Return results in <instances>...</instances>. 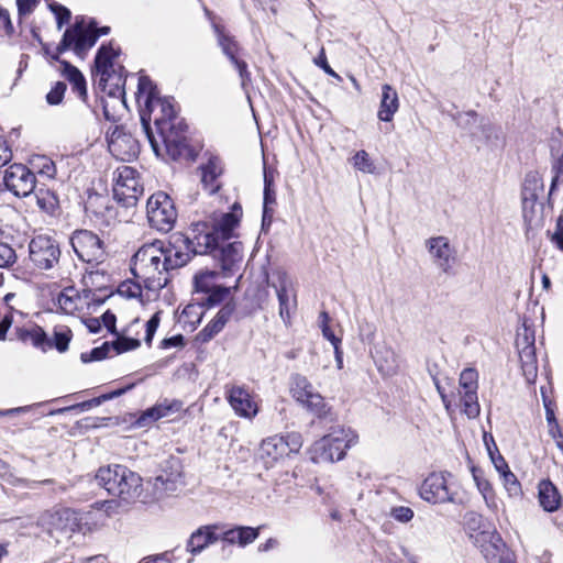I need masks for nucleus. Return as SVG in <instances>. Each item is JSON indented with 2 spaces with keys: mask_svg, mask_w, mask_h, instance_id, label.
<instances>
[{
  "mask_svg": "<svg viewBox=\"0 0 563 563\" xmlns=\"http://www.w3.org/2000/svg\"><path fill=\"white\" fill-rule=\"evenodd\" d=\"M131 272L135 278L142 280L148 289H161L167 278L164 243L155 241L141 246L132 258Z\"/></svg>",
  "mask_w": 563,
  "mask_h": 563,
  "instance_id": "nucleus-1",
  "label": "nucleus"
},
{
  "mask_svg": "<svg viewBox=\"0 0 563 563\" xmlns=\"http://www.w3.org/2000/svg\"><path fill=\"white\" fill-rule=\"evenodd\" d=\"M141 120L148 142L157 156H164L166 154L174 161L190 156L186 136L187 124L183 119L156 129L157 136H155L151 130L144 112L141 114Z\"/></svg>",
  "mask_w": 563,
  "mask_h": 563,
  "instance_id": "nucleus-2",
  "label": "nucleus"
},
{
  "mask_svg": "<svg viewBox=\"0 0 563 563\" xmlns=\"http://www.w3.org/2000/svg\"><path fill=\"white\" fill-rule=\"evenodd\" d=\"M243 211L240 203L235 202L230 212L214 216L212 223H197L192 229L195 233L197 251L212 253L219 242H225L233 236L234 229L239 225Z\"/></svg>",
  "mask_w": 563,
  "mask_h": 563,
  "instance_id": "nucleus-3",
  "label": "nucleus"
},
{
  "mask_svg": "<svg viewBox=\"0 0 563 563\" xmlns=\"http://www.w3.org/2000/svg\"><path fill=\"white\" fill-rule=\"evenodd\" d=\"M95 478L110 495L126 503L135 501L143 492L141 476L123 465L100 467Z\"/></svg>",
  "mask_w": 563,
  "mask_h": 563,
  "instance_id": "nucleus-4",
  "label": "nucleus"
},
{
  "mask_svg": "<svg viewBox=\"0 0 563 563\" xmlns=\"http://www.w3.org/2000/svg\"><path fill=\"white\" fill-rule=\"evenodd\" d=\"M357 434L351 428L335 426L317 440L310 448V459L314 463H334L344 459L346 451L356 444Z\"/></svg>",
  "mask_w": 563,
  "mask_h": 563,
  "instance_id": "nucleus-5",
  "label": "nucleus"
},
{
  "mask_svg": "<svg viewBox=\"0 0 563 563\" xmlns=\"http://www.w3.org/2000/svg\"><path fill=\"white\" fill-rule=\"evenodd\" d=\"M117 53L111 46L102 45L95 58L96 75L99 76V86L112 97L124 95L125 77L122 75L123 67L120 70L114 69L113 59Z\"/></svg>",
  "mask_w": 563,
  "mask_h": 563,
  "instance_id": "nucleus-6",
  "label": "nucleus"
},
{
  "mask_svg": "<svg viewBox=\"0 0 563 563\" xmlns=\"http://www.w3.org/2000/svg\"><path fill=\"white\" fill-rule=\"evenodd\" d=\"M146 213L150 225L162 232L172 230L177 218L173 200L162 191L147 199Z\"/></svg>",
  "mask_w": 563,
  "mask_h": 563,
  "instance_id": "nucleus-7",
  "label": "nucleus"
},
{
  "mask_svg": "<svg viewBox=\"0 0 563 563\" xmlns=\"http://www.w3.org/2000/svg\"><path fill=\"white\" fill-rule=\"evenodd\" d=\"M29 258L37 269L51 271L59 262V244L48 235H36L29 243Z\"/></svg>",
  "mask_w": 563,
  "mask_h": 563,
  "instance_id": "nucleus-8",
  "label": "nucleus"
},
{
  "mask_svg": "<svg viewBox=\"0 0 563 563\" xmlns=\"http://www.w3.org/2000/svg\"><path fill=\"white\" fill-rule=\"evenodd\" d=\"M184 485L183 464L178 457L165 460L153 482V498L161 499Z\"/></svg>",
  "mask_w": 563,
  "mask_h": 563,
  "instance_id": "nucleus-9",
  "label": "nucleus"
},
{
  "mask_svg": "<svg viewBox=\"0 0 563 563\" xmlns=\"http://www.w3.org/2000/svg\"><path fill=\"white\" fill-rule=\"evenodd\" d=\"M290 393L292 397L314 416L322 418L328 412L323 397L317 393L308 378L300 374L291 376Z\"/></svg>",
  "mask_w": 563,
  "mask_h": 563,
  "instance_id": "nucleus-10",
  "label": "nucleus"
},
{
  "mask_svg": "<svg viewBox=\"0 0 563 563\" xmlns=\"http://www.w3.org/2000/svg\"><path fill=\"white\" fill-rule=\"evenodd\" d=\"M279 302V317L286 325L290 324L291 313L296 309V291L290 276L284 271H275L268 280Z\"/></svg>",
  "mask_w": 563,
  "mask_h": 563,
  "instance_id": "nucleus-11",
  "label": "nucleus"
},
{
  "mask_svg": "<svg viewBox=\"0 0 563 563\" xmlns=\"http://www.w3.org/2000/svg\"><path fill=\"white\" fill-rule=\"evenodd\" d=\"M117 173L113 196L125 207H132L143 195V187L137 178V173L130 166H122L118 168Z\"/></svg>",
  "mask_w": 563,
  "mask_h": 563,
  "instance_id": "nucleus-12",
  "label": "nucleus"
},
{
  "mask_svg": "<svg viewBox=\"0 0 563 563\" xmlns=\"http://www.w3.org/2000/svg\"><path fill=\"white\" fill-rule=\"evenodd\" d=\"M197 249L195 236L190 239L180 233L174 234L168 246H164L167 272L185 266L195 254H203Z\"/></svg>",
  "mask_w": 563,
  "mask_h": 563,
  "instance_id": "nucleus-13",
  "label": "nucleus"
},
{
  "mask_svg": "<svg viewBox=\"0 0 563 563\" xmlns=\"http://www.w3.org/2000/svg\"><path fill=\"white\" fill-rule=\"evenodd\" d=\"M98 37L99 34L93 33L89 26L85 27L84 18H81L70 29L65 31L57 49L64 52L73 47L76 55L84 57L96 44Z\"/></svg>",
  "mask_w": 563,
  "mask_h": 563,
  "instance_id": "nucleus-14",
  "label": "nucleus"
},
{
  "mask_svg": "<svg viewBox=\"0 0 563 563\" xmlns=\"http://www.w3.org/2000/svg\"><path fill=\"white\" fill-rule=\"evenodd\" d=\"M217 272L202 271L197 273L194 277L195 292L202 295L200 300L203 306L213 307L219 305L230 292L228 287L217 284Z\"/></svg>",
  "mask_w": 563,
  "mask_h": 563,
  "instance_id": "nucleus-15",
  "label": "nucleus"
},
{
  "mask_svg": "<svg viewBox=\"0 0 563 563\" xmlns=\"http://www.w3.org/2000/svg\"><path fill=\"white\" fill-rule=\"evenodd\" d=\"M70 244L79 260L86 263H99L103 258L102 241L88 230H77L70 238Z\"/></svg>",
  "mask_w": 563,
  "mask_h": 563,
  "instance_id": "nucleus-16",
  "label": "nucleus"
},
{
  "mask_svg": "<svg viewBox=\"0 0 563 563\" xmlns=\"http://www.w3.org/2000/svg\"><path fill=\"white\" fill-rule=\"evenodd\" d=\"M420 497L429 504L454 503L455 494L444 473H431L421 484Z\"/></svg>",
  "mask_w": 563,
  "mask_h": 563,
  "instance_id": "nucleus-17",
  "label": "nucleus"
},
{
  "mask_svg": "<svg viewBox=\"0 0 563 563\" xmlns=\"http://www.w3.org/2000/svg\"><path fill=\"white\" fill-rule=\"evenodd\" d=\"M3 183L16 197H27L35 189L36 177L26 166L12 164L4 170Z\"/></svg>",
  "mask_w": 563,
  "mask_h": 563,
  "instance_id": "nucleus-18",
  "label": "nucleus"
},
{
  "mask_svg": "<svg viewBox=\"0 0 563 563\" xmlns=\"http://www.w3.org/2000/svg\"><path fill=\"white\" fill-rule=\"evenodd\" d=\"M225 398L235 415L241 418L252 420L258 413L255 396L244 386L227 385Z\"/></svg>",
  "mask_w": 563,
  "mask_h": 563,
  "instance_id": "nucleus-19",
  "label": "nucleus"
},
{
  "mask_svg": "<svg viewBox=\"0 0 563 563\" xmlns=\"http://www.w3.org/2000/svg\"><path fill=\"white\" fill-rule=\"evenodd\" d=\"M426 246L434 265L443 273H449L456 261V252L446 236H433L427 240Z\"/></svg>",
  "mask_w": 563,
  "mask_h": 563,
  "instance_id": "nucleus-20",
  "label": "nucleus"
},
{
  "mask_svg": "<svg viewBox=\"0 0 563 563\" xmlns=\"http://www.w3.org/2000/svg\"><path fill=\"white\" fill-rule=\"evenodd\" d=\"M300 443L292 439V445L289 441L280 435H273L263 440L260 446V457L264 461L267 467L272 466L275 462L288 455L290 452L296 451Z\"/></svg>",
  "mask_w": 563,
  "mask_h": 563,
  "instance_id": "nucleus-21",
  "label": "nucleus"
},
{
  "mask_svg": "<svg viewBox=\"0 0 563 563\" xmlns=\"http://www.w3.org/2000/svg\"><path fill=\"white\" fill-rule=\"evenodd\" d=\"M210 254L219 262L223 275L230 276L240 267L243 258V245L238 241L227 244L219 242V245Z\"/></svg>",
  "mask_w": 563,
  "mask_h": 563,
  "instance_id": "nucleus-22",
  "label": "nucleus"
},
{
  "mask_svg": "<svg viewBox=\"0 0 563 563\" xmlns=\"http://www.w3.org/2000/svg\"><path fill=\"white\" fill-rule=\"evenodd\" d=\"M148 112V120L154 121L156 129L181 119L177 114L176 103L173 98L161 96L145 106Z\"/></svg>",
  "mask_w": 563,
  "mask_h": 563,
  "instance_id": "nucleus-23",
  "label": "nucleus"
},
{
  "mask_svg": "<svg viewBox=\"0 0 563 563\" xmlns=\"http://www.w3.org/2000/svg\"><path fill=\"white\" fill-rule=\"evenodd\" d=\"M475 544L481 549L488 563H495L500 559L505 543L496 531H481L475 536Z\"/></svg>",
  "mask_w": 563,
  "mask_h": 563,
  "instance_id": "nucleus-24",
  "label": "nucleus"
},
{
  "mask_svg": "<svg viewBox=\"0 0 563 563\" xmlns=\"http://www.w3.org/2000/svg\"><path fill=\"white\" fill-rule=\"evenodd\" d=\"M181 408V402L178 400H164L163 402L156 404L152 408L146 409L142 412L136 423L139 427H147L152 422L161 418L168 417L172 413L179 411Z\"/></svg>",
  "mask_w": 563,
  "mask_h": 563,
  "instance_id": "nucleus-25",
  "label": "nucleus"
},
{
  "mask_svg": "<svg viewBox=\"0 0 563 563\" xmlns=\"http://www.w3.org/2000/svg\"><path fill=\"white\" fill-rule=\"evenodd\" d=\"M201 184L209 194H214L220 189L218 178L223 172L222 162L217 156H211L207 164L201 166Z\"/></svg>",
  "mask_w": 563,
  "mask_h": 563,
  "instance_id": "nucleus-26",
  "label": "nucleus"
},
{
  "mask_svg": "<svg viewBox=\"0 0 563 563\" xmlns=\"http://www.w3.org/2000/svg\"><path fill=\"white\" fill-rule=\"evenodd\" d=\"M48 520L51 527L48 531L52 533L53 531L60 532H73L78 526L77 516L70 509H60L52 514H47L43 517V520Z\"/></svg>",
  "mask_w": 563,
  "mask_h": 563,
  "instance_id": "nucleus-27",
  "label": "nucleus"
},
{
  "mask_svg": "<svg viewBox=\"0 0 563 563\" xmlns=\"http://www.w3.org/2000/svg\"><path fill=\"white\" fill-rule=\"evenodd\" d=\"M399 99L397 91L388 84L382 87V100L378 110V119L384 122H390L394 114L398 111Z\"/></svg>",
  "mask_w": 563,
  "mask_h": 563,
  "instance_id": "nucleus-28",
  "label": "nucleus"
},
{
  "mask_svg": "<svg viewBox=\"0 0 563 563\" xmlns=\"http://www.w3.org/2000/svg\"><path fill=\"white\" fill-rule=\"evenodd\" d=\"M86 298L75 287H66L57 296V305L64 313L74 314L84 308Z\"/></svg>",
  "mask_w": 563,
  "mask_h": 563,
  "instance_id": "nucleus-29",
  "label": "nucleus"
},
{
  "mask_svg": "<svg viewBox=\"0 0 563 563\" xmlns=\"http://www.w3.org/2000/svg\"><path fill=\"white\" fill-rule=\"evenodd\" d=\"M233 309L229 306L222 307L216 317L208 322V324L199 332L198 339L201 342L210 341L214 335H217L229 321Z\"/></svg>",
  "mask_w": 563,
  "mask_h": 563,
  "instance_id": "nucleus-30",
  "label": "nucleus"
},
{
  "mask_svg": "<svg viewBox=\"0 0 563 563\" xmlns=\"http://www.w3.org/2000/svg\"><path fill=\"white\" fill-rule=\"evenodd\" d=\"M539 503L541 507L548 512H553L559 509L561 505V495L550 481L540 482Z\"/></svg>",
  "mask_w": 563,
  "mask_h": 563,
  "instance_id": "nucleus-31",
  "label": "nucleus"
},
{
  "mask_svg": "<svg viewBox=\"0 0 563 563\" xmlns=\"http://www.w3.org/2000/svg\"><path fill=\"white\" fill-rule=\"evenodd\" d=\"M217 540L218 538L210 527H201L190 536L187 542V551L191 554L200 553Z\"/></svg>",
  "mask_w": 563,
  "mask_h": 563,
  "instance_id": "nucleus-32",
  "label": "nucleus"
},
{
  "mask_svg": "<svg viewBox=\"0 0 563 563\" xmlns=\"http://www.w3.org/2000/svg\"><path fill=\"white\" fill-rule=\"evenodd\" d=\"M16 334L20 340L24 342L31 341L34 346L42 350L52 347V342L47 339L45 331L36 324H33L30 328H19L16 329Z\"/></svg>",
  "mask_w": 563,
  "mask_h": 563,
  "instance_id": "nucleus-33",
  "label": "nucleus"
},
{
  "mask_svg": "<svg viewBox=\"0 0 563 563\" xmlns=\"http://www.w3.org/2000/svg\"><path fill=\"white\" fill-rule=\"evenodd\" d=\"M158 97L159 92L154 82L147 76H141L137 86V101L146 106Z\"/></svg>",
  "mask_w": 563,
  "mask_h": 563,
  "instance_id": "nucleus-34",
  "label": "nucleus"
},
{
  "mask_svg": "<svg viewBox=\"0 0 563 563\" xmlns=\"http://www.w3.org/2000/svg\"><path fill=\"white\" fill-rule=\"evenodd\" d=\"M473 479L477 486V489L485 499L487 506L494 503V490L489 481L485 477L484 472L481 468L472 467Z\"/></svg>",
  "mask_w": 563,
  "mask_h": 563,
  "instance_id": "nucleus-35",
  "label": "nucleus"
},
{
  "mask_svg": "<svg viewBox=\"0 0 563 563\" xmlns=\"http://www.w3.org/2000/svg\"><path fill=\"white\" fill-rule=\"evenodd\" d=\"M481 133L486 144L489 146H500L504 144V135L500 126L490 122L481 123Z\"/></svg>",
  "mask_w": 563,
  "mask_h": 563,
  "instance_id": "nucleus-36",
  "label": "nucleus"
},
{
  "mask_svg": "<svg viewBox=\"0 0 563 563\" xmlns=\"http://www.w3.org/2000/svg\"><path fill=\"white\" fill-rule=\"evenodd\" d=\"M37 206L45 212L52 213L58 206V199L54 191L45 188L34 189Z\"/></svg>",
  "mask_w": 563,
  "mask_h": 563,
  "instance_id": "nucleus-37",
  "label": "nucleus"
},
{
  "mask_svg": "<svg viewBox=\"0 0 563 563\" xmlns=\"http://www.w3.org/2000/svg\"><path fill=\"white\" fill-rule=\"evenodd\" d=\"M214 31L218 35V44L221 47L223 54L230 59H234L239 51L238 43L228 34L223 32V30L219 25H214Z\"/></svg>",
  "mask_w": 563,
  "mask_h": 563,
  "instance_id": "nucleus-38",
  "label": "nucleus"
},
{
  "mask_svg": "<svg viewBox=\"0 0 563 563\" xmlns=\"http://www.w3.org/2000/svg\"><path fill=\"white\" fill-rule=\"evenodd\" d=\"M459 393L463 405V412L471 419L478 417L481 408L478 405L477 390Z\"/></svg>",
  "mask_w": 563,
  "mask_h": 563,
  "instance_id": "nucleus-39",
  "label": "nucleus"
},
{
  "mask_svg": "<svg viewBox=\"0 0 563 563\" xmlns=\"http://www.w3.org/2000/svg\"><path fill=\"white\" fill-rule=\"evenodd\" d=\"M353 167L365 174H374L375 173V164L373 159L369 157V154L364 151H357L350 159Z\"/></svg>",
  "mask_w": 563,
  "mask_h": 563,
  "instance_id": "nucleus-40",
  "label": "nucleus"
},
{
  "mask_svg": "<svg viewBox=\"0 0 563 563\" xmlns=\"http://www.w3.org/2000/svg\"><path fill=\"white\" fill-rule=\"evenodd\" d=\"M32 165L41 176L53 179L56 175V166L47 156H36L32 161Z\"/></svg>",
  "mask_w": 563,
  "mask_h": 563,
  "instance_id": "nucleus-41",
  "label": "nucleus"
},
{
  "mask_svg": "<svg viewBox=\"0 0 563 563\" xmlns=\"http://www.w3.org/2000/svg\"><path fill=\"white\" fill-rule=\"evenodd\" d=\"M385 354L386 356L385 357H382V356H376L375 358V362L378 366V369L386 374V375H391L396 372L398 365H397V361H396V355L395 353L389 350V349H386L385 350Z\"/></svg>",
  "mask_w": 563,
  "mask_h": 563,
  "instance_id": "nucleus-42",
  "label": "nucleus"
},
{
  "mask_svg": "<svg viewBox=\"0 0 563 563\" xmlns=\"http://www.w3.org/2000/svg\"><path fill=\"white\" fill-rule=\"evenodd\" d=\"M478 374L474 368H465L460 375V391L477 390Z\"/></svg>",
  "mask_w": 563,
  "mask_h": 563,
  "instance_id": "nucleus-43",
  "label": "nucleus"
},
{
  "mask_svg": "<svg viewBox=\"0 0 563 563\" xmlns=\"http://www.w3.org/2000/svg\"><path fill=\"white\" fill-rule=\"evenodd\" d=\"M71 339V331L67 327L56 328L54 331V339L52 347L54 346L59 352H65L68 349L69 341Z\"/></svg>",
  "mask_w": 563,
  "mask_h": 563,
  "instance_id": "nucleus-44",
  "label": "nucleus"
},
{
  "mask_svg": "<svg viewBox=\"0 0 563 563\" xmlns=\"http://www.w3.org/2000/svg\"><path fill=\"white\" fill-rule=\"evenodd\" d=\"M132 142L131 136L124 134L118 126L108 136V146L111 153L120 155L121 143Z\"/></svg>",
  "mask_w": 563,
  "mask_h": 563,
  "instance_id": "nucleus-45",
  "label": "nucleus"
},
{
  "mask_svg": "<svg viewBox=\"0 0 563 563\" xmlns=\"http://www.w3.org/2000/svg\"><path fill=\"white\" fill-rule=\"evenodd\" d=\"M538 188H541V183L536 174L527 175L523 186V202L527 203L529 200L534 201L537 194L534 192Z\"/></svg>",
  "mask_w": 563,
  "mask_h": 563,
  "instance_id": "nucleus-46",
  "label": "nucleus"
},
{
  "mask_svg": "<svg viewBox=\"0 0 563 563\" xmlns=\"http://www.w3.org/2000/svg\"><path fill=\"white\" fill-rule=\"evenodd\" d=\"M126 331L124 330L123 333ZM117 353H123L131 350H135L141 345L140 340L128 338L124 334L117 335V340L112 343Z\"/></svg>",
  "mask_w": 563,
  "mask_h": 563,
  "instance_id": "nucleus-47",
  "label": "nucleus"
},
{
  "mask_svg": "<svg viewBox=\"0 0 563 563\" xmlns=\"http://www.w3.org/2000/svg\"><path fill=\"white\" fill-rule=\"evenodd\" d=\"M533 346H527L520 353V357L522 361V368L526 375L536 377L537 375V366L533 361Z\"/></svg>",
  "mask_w": 563,
  "mask_h": 563,
  "instance_id": "nucleus-48",
  "label": "nucleus"
},
{
  "mask_svg": "<svg viewBox=\"0 0 563 563\" xmlns=\"http://www.w3.org/2000/svg\"><path fill=\"white\" fill-rule=\"evenodd\" d=\"M504 486L506 490L508 492L509 496H519L521 494V486L518 482L516 475L510 471H506L505 473L500 474Z\"/></svg>",
  "mask_w": 563,
  "mask_h": 563,
  "instance_id": "nucleus-49",
  "label": "nucleus"
},
{
  "mask_svg": "<svg viewBox=\"0 0 563 563\" xmlns=\"http://www.w3.org/2000/svg\"><path fill=\"white\" fill-rule=\"evenodd\" d=\"M264 207H272L276 203L274 179L272 173L264 172Z\"/></svg>",
  "mask_w": 563,
  "mask_h": 563,
  "instance_id": "nucleus-50",
  "label": "nucleus"
},
{
  "mask_svg": "<svg viewBox=\"0 0 563 563\" xmlns=\"http://www.w3.org/2000/svg\"><path fill=\"white\" fill-rule=\"evenodd\" d=\"M16 262V254L8 243L0 241V268H8Z\"/></svg>",
  "mask_w": 563,
  "mask_h": 563,
  "instance_id": "nucleus-51",
  "label": "nucleus"
},
{
  "mask_svg": "<svg viewBox=\"0 0 563 563\" xmlns=\"http://www.w3.org/2000/svg\"><path fill=\"white\" fill-rule=\"evenodd\" d=\"M118 291L125 298H140L142 296V287L140 283L131 280L123 282L119 286Z\"/></svg>",
  "mask_w": 563,
  "mask_h": 563,
  "instance_id": "nucleus-52",
  "label": "nucleus"
},
{
  "mask_svg": "<svg viewBox=\"0 0 563 563\" xmlns=\"http://www.w3.org/2000/svg\"><path fill=\"white\" fill-rule=\"evenodd\" d=\"M312 489L322 497L323 503H332L334 501L338 490L332 485L323 484L321 485L318 479H316Z\"/></svg>",
  "mask_w": 563,
  "mask_h": 563,
  "instance_id": "nucleus-53",
  "label": "nucleus"
},
{
  "mask_svg": "<svg viewBox=\"0 0 563 563\" xmlns=\"http://www.w3.org/2000/svg\"><path fill=\"white\" fill-rule=\"evenodd\" d=\"M132 388V385L131 386H128L125 388H119V389H115L111 393H107V394H103L99 397H96V398H92L90 400H86L89 408H93V407H98L100 406L101 404H103L104 401H108V400H111V399H114L117 397H120L121 395H123L126 390L131 389Z\"/></svg>",
  "mask_w": 563,
  "mask_h": 563,
  "instance_id": "nucleus-54",
  "label": "nucleus"
},
{
  "mask_svg": "<svg viewBox=\"0 0 563 563\" xmlns=\"http://www.w3.org/2000/svg\"><path fill=\"white\" fill-rule=\"evenodd\" d=\"M49 8L55 14L57 20V27L60 30L64 24L69 22L71 15L70 11L66 7L58 3H52L49 4Z\"/></svg>",
  "mask_w": 563,
  "mask_h": 563,
  "instance_id": "nucleus-55",
  "label": "nucleus"
},
{
  "mask_svg": "<svg viewBox=\"0 0 563 563\" xmlns=\"http://www.w3.org/2000/svg\"><path fill=\"white\" fill-rule=\"evenodd\" d=\"M65 91L66 84L63 81L56 82L51 91L46 95L47 102L52 106L59 104L63 100Z\"/></svg>",
  "mask_w": 563,
  "mask_h": 563,
  "instance_id": "nucleus-56",
  "label": "nucleus"
},
{
  "mask_svg": "<svg viewBox=\"0 0 563 563\" xmlns=\"http://www.w3.org/2000/svg\"><path fill=\"white\" fill-rule=\"evenodd\" d=\"M548 235L551 242L563 252V216L558 218L554 231L549 230Z\"/></svg>",
  "mask_w": 563,
  "mask_h": 563,
  "instance_id": "nucleus-57",
  "label": "nucleus"
},
{
  "mask_svg": "<svg viewBox=\"0 0 563 563\" xmlns=\"http://www.w3.org/2000/svg\"><path fill=\"white\" fill-rule=\"evenodd\" d=\"M321 330L323 336L331 342L332 345L341 344V339L335 336L331 328L329 327V314L325 311L320 313Z\"/></svg>",
  "mask_w": 563,
  "mask_h": 563,
  "instance_id": "nucleus-58",
  "label": "nucleus"
},
{
  "mask_svg": "<svg viewBox=\"0 0 563 563\" xmlns=\"http://www.w3.org/2000/svg\"><path fill=\"white\" fill-rule=\"evenodd\" d=\"M159 321H161V318H159V312H156L154 313L151 319L146 322L145 324V343L146 344H151L152 343V340L154 338V334L159 325Z\"/></svg>",
  "mask_w": 563,
  "mask_h": 563,
  "instance_id": "nucleus-59",
  "label": "nucleus"
},
{
  "mask_svg": "<svg viewBox=\"0 0 563 563\" xmlns=\"http://www.w3.org/2000/svg\"><path fill=\"white\" fill-rule=\"evenodd\" d=\"M391 517L399 522H408L413 518V511L409 507L399 506L391 509Z\"/></svg>",
  "mask_w": 563,
  "mask_h": 563,
  "instance_id": "nucleus-60",
  "label": "nucleus"
},
{
  "mask_svg": "<svg viewBox=\"0 0 563 563\" xmlns=\"http://www.w3.org/2000/svg\"><path fill=\"white\" fill-rule=\"evenodd\" d=\"M258 536L257 529L251 527H240L241 545L253 542Z\"/></svg>",
  "mask_w": 563,
  "mask_h": 563,
  "instance_id": "nucleus-61",
  "label": "nucleus"
},
{
  "mask_svg": "<svg viewBox=\"0 0 563 563\" xmlns=\"http://www.w3.org/2000/svg\"><path fill=\"white\" fill-rule=\"evenodd\" d=\"M101 325L103 324L110 333L118 335L117 329H115V314L112 313L110 310H107L100 318Z\"/></svg>",
  "mask_w": 563,
  "mask_h": 563,
  "instance_id": "nucleus-62",
  "label": "nucleus"
},
{
  "mask_svg": "<svg viewBox=\"0 0 563 563\" xmlns=\"http://www.w3.org/2000/svg\"><path fill=\"white\" fill-rule=\"evenodd\" d=\"M488 453H489L490 460H492L496 471L499 474H503L509 470L505 459L500 454L495 455V453L492 451L490 446H488Z\"/></svg>",
  "mask_w": 563,
  "mask_h": 563,
  "instance_id": "nucleus-63",
  "label": "nucleus"
},
{
  "mask_svg": "<svg viewBox=\"0 0 563 563\" xmlns=\"http://www.w3.org/2000/svg\"><path fill=\"white\" fill-rule=\"evenodd\" d=\"M63 74L70 84L79 79V77L82 75L75 66L70 65L67 62H63Z\"/></svg>",
  "mask_w": 563,
  "mask_h": 563,
  "instance_id": "nucleus-64",
  "label": "nucleus"
}]
</instances>
